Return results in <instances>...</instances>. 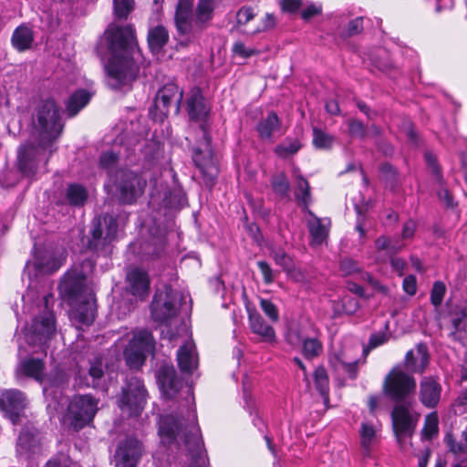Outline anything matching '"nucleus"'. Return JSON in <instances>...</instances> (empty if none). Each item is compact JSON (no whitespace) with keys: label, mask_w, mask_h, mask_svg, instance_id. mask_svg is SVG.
<instances>
[{"label":"nucleus","mask_w":467,"mask_h":467,"mask_svg":"<svg viewBox=\"0 0 467 467\" xmlns=\"http://www.w3.org/2000/svg\"><path fill=\"white\" fill-rule=\"evenodd\" d=\"M379 428L370 421H363L359 430L360 445L364 451L368 452L376 444L379 437Z\"/></svg>","instance_id":"7c9ffc66"},{"label":"nucleus","mask_w":467,"mask_h":467,"mask_svg":"<svg viewBox=\"0 0 467 467\" xmlns=\"http://www.w3.org/2000/svg\"><path fill=\"white\" fill-rule=\"evenodd\" d=\"M307 227L315 244H322L328 234L327 226L325 222L317 217L311 211L307 210Z\"/></svg>","instance_id":"c756f323"},{"label":"nucleus","mask_w":467,"mask_h":467,"mask_svg":"<svg viewBox=\"0 0 467 467\" xmlns=\"http://www.w3.org/2000/svg\"><path fill=\"white\" fill-rule=\"evenodd\" d=\"M64 257L62 254H47L38 263L39 267L46 273H53L63 265Z\"/></svg>","instance_id":"ea45409f"},{"label":"nucleus","mask_w":467,"mask_h":467,"mask_svg":"<svg viewBox=\"0 0 467 467\" xmlns=\"http://www.w3.org/2000/svg\"><path fill=\"white\" fill-rule=\"evenodd\" d=\"M462 439L457 441L451 433H447L444 441L450 451L454 454L467 453V427L462 431Z\"/></svg>","instance_id":"4c0bfd02"},{"label":"nucleus","mask_w":467,"mask_h":467,"mask_svg":"<svg viewBox=\"0 0 467 467\" xmlns=\"http://www.w3.org/2000/svg\"><path fill=\"white\" fill-rule=\"evenodd\" d=\"M146 182L131 171H121L119 183V198L123 202L130 203L143 192Z\"/></svg>","instance_id":"f3484780"},{"label":"nucleus","mask_w":467,"mask_h":467,"mask_svg":"<svg viewBox=\"0 0 467 467\" xmlns=\"http://www.w3.org/2000/svg\"><path fill=\"white\" fill-rule=\"evenodd\" d=\"M118 161V155L112 151L104 152L100 157V165L106 169L113 167Z\"/></svg>","instance_id":"052dcab7"},{"label":"nucleus","mask_w":467,"mask_h":467,"mask_svg":"<svg viewBox=\"0 0 467 467\" xmlns=\"http://www.w3.org/2000/svg\"><path fill=\"white\" fill-rule=\"evenodd\" d=\"M88 374L92 378V385H96V381L100 379L104 375V365L101 358H95L90 362Z\"/></svg>","instance_id":"8fccbe9b"},{"label":"nucleus","mask_w":467,"mask_h":467,"mask_svg":"<svg viewBox=\"0 0 467 467\" xmlns=\"http://www.w3.org/2000/svg\"><path fill=\"white\" fill-rule=\"evenodd\" d=\"M55 332L54 315L47 311L34 318L26 334V340L30 345L43 347Z\"/></svg>","instance_id":"ddd939ff"},{"label":"nucleus","mask_w":467,"mask_h":467,"mask_svg":"<svg viewBox=\"0 0 467 467\" xmlns=\"http://www.w3.org/2000/svg\"><path fill=\"white\" fill-rule=\"evenodd\" d=\"M340 270L344 275H351L355 274H360L363 279H367L372 282V277L368 273L360 272V266L358 262L351 258H345L340 263Z\"/></svg>","instance_id":"37998d69"},{"label":"nucleus","mask_w":467,"mask_h":467,"mask_svg":"<svg viewBox=\"0 0 467 467\" xmlns=\"http://www.w3.org/2000/svg\"><path fill=\"white\" fill-rule=\"evenodd\" d=\"M147 392L138 378H130L123 389L119 406L123 414L130 417L139 416L144 409Z\"/></svg>","instance_id":"9d476101"},{"label":"nucleus","mask_w":467,"mask_h":467,"mask_svg":"<svg viewBox=\"0 0 467 467\" xmlns=\"http://www.w3.org/2000/svg\"><path fill=\"white\" fill-rule=\"evenodd\" d=\"M383 390L396 401H405L414 395L416 380L400 368L395 367L386 376L383 382Z\"/></svg>","instance_id":"1a4fd4ad"},{"label":"nucleus","mask_w":467,"mask_h":467,"mask_svg":"<svg viewBox=\"0 0 467 467\" xmlns=\"http://www.w3.org/2000/svg\"><path fill=\"white\" fill-rule=\"evenodd\" d=\"M403 289L410 296H413L417 292L416 278L414 275H408L403 280Z\"/></svg>","instance_id":"680f3d73"},{"label":"nucleus","mask_w":467,"mask_h":467,"mask_svg":"<svg viewBox=\"0 0 467 467\" xmlns=\"http://www.w3.org/2000/svg\"><path fill=\"white\" fill-rule=\"evenodd\" d=\"M155 342L151 333L147 330L136 332L124 350V357L130 368L140 367L147 354L153 352Z\"/></svg>","instance_id":"9b49d317"},{"label":"nucleus","mask_w":467,"mask_h":467,"mask_svg":"<svg viewBox=\"0 0 467 467\" xmlns=\"http://www.w3.org/2000/svg\"><path fill=\"white\" fill-rule=\"evenodd\" d=\"M204 140L203 148H197L193 150V161L199 169L204 183L211 187L213 185L218 175V168L213 160V152L210 148V139L205 130H202Z\"/></svg>","instance_id":"f8f14e48"},{"label":"nucleus","mask_w":467,"mask_h":467,"mask_svg":"<svg viewBox=\"0 0 467 467\" xmlns=\"http://www.w3.org/2000/svg\"><path fill=\"white\" fill-rule=\"evenodd\" d=\"M328 360L335 370H343L351 378L356 377L358 360L350 356L349 349H333Z\"/></svg>","instance_id":"5701e85b"},{"label":"nucleus","mask_w":467,"mask_h":467,"mask_svg":"<svg viewBox=\"0 0 467 467\" xmlns=\"http://www.w3.org/2000/svg\"><path fill=\"white\" fill-rule=\"evenodd\" d=\"M102 41L108 51L104 67L109 85L117 88L135 79L139 71L140 52L132 26L109 25Z\"/></svg>","instance_id":"f03ea898"},{"label":"nucleus","mask_w":467,"mask_h":467,"mask_svg":"<svg viewBox=\"0 0 467 467\" xmlns=\"http://www.w3.org/2000/svg\"><path fill=\"white\" fill-rule=\"evenodd\" d=\"M441 385L433 377H424L420 382L419 398L427 408H435L441 400Z\"/></svg>","instance_id":"412c9836"},{"label":"nucleus","mask_w":467,"mask_h":467,"mask_svg":"<svg viewBox=\"0 0 467 467\" xmlns=\"http://www.w3.org/2000/svg\"><path fill=\"white\" fill-rule=\"evenodd\" d=\"M376 248L379 251H386L388 254H393L402 248V244L398 242H393L386 236L379 237L376 242Z\"/></svg>","instance_id":"49530a36"},{"label":"nucleus","mask_w":467,"mask_h":467,"mask_svg":"<svg viewBox=\"0 0 467 467\" xmlns=\"http://www.w3.org/2000/svg\"><path fill=\"white\" fill-rule=\"evenodd\" d=\"M287 342L294 346H302V353L306 358H314L320 355L322 343L316 337H306L302 330L294 328L286 334Z\"/></svg>","instance_id":"6ab92c4d"},{"label":"nucleus","mask_w":467,"mask_h":467,"mask_svg":"<svg viewBox=\"0 0 467 467\" xmlns=\"http://www.w3.org/2000/svg\"><path fill=\"white\" fill-rule=\"evenodd\" d=\"M130 290L132 295L144 298L150 289V279L148 274L139 268L132 269L127 275Z\"/></svg>","instance_id":"b1692460"},{"label":"nucleus","mask_w":467,"mask_h":467,"mask_svg":"<svg viewBox=\"0 0 467 467\" xmlns=\"http://www.w3.org/2000/svg\"><path fill=\"white\" fill-rule=\"evenodd\" d=\"M257 265L263 275L264 282L267 285L272 284L275 280V275L270 265L265 261H258Z\"/></svg>","instance_id":"6e6d98bb"},{"label":"nucleus","mask_w":467,"mask_h":467,"mask_svg":"<svg viewBox=\"0 0 467 467\" xmlns=\"http://www.w3.org/2000/svg\"><path fill=\"white\" fill-rule=\"evenodd\" d=\"M439 420L436 412H431L428 414L425 418V423L422 430L423 435L431 440L433 436H435L439 431Z\"/></svg>","instance_id":"a18cd8bd"},{"label":"nucleus","mask_w":467,"mask_h":467,"mask_svg":"<svg viewBox=\"0 0 467 467\" xmlns=\"http://www.w3.org/2000/svg\"><path fill=\"white\" fill-rule=\"evenodd\" d=\"M233 51L235 55L244 58L252 57L256 53L254 49L246 47L242 42L235 43L233 47Z\"/></svg>","instance_id":"bf43d9fd"},{"label":"nucleus","mask_w":467,"mask_h":467,"mask_svg":"<svg viewBox=\"0 0 467 467\" xmlns=\"http://www.w3.org/2000/svg\"><path fill=\"white\" fill-rule=\"evenodd\" d=\"M296 197L300 200L305 207H306L311 201L309 184L306 179L301 176L296 177Z\"/></svg>","instance_id":"c03bdc74"},{"label":"nucleus","mask_w":467,"mask_h":467,"mask_svg":"<svg viewBox=\"0 0 467 467\" xmlns=\"http://www.w3.org/2000/svg\"><path fill=\"white\" fill-rule=\"evenodd\" d=\"M182 94V90L174 82L163 85L156 93L153 106L150 109L151 119L162 122L171 109L178 113Z\"/></svg>","instance_id":"0eeeda50"},{"label":"nucleus","mask_w":467,"mask_h":467,"mask_svg":"<svg viewBox=\"0 0 467 467\" xmlns=\"http://www.w3.org/2000/svg\"><path fill=\"white\" fill-rule=\"evenodd\" d=\"M446 292L445 285L442 282H435L431 293V301L436 307L439 306Z\"/></svg>","instance_id":"603ef678"},{"label":"nucleus","mask_w":467,"mask_h":467,"mask_svg":"<svg viewBox=\"0 0 467 467\" xmlns=\"http://www.w3.org/2000/svg\"><path fill=\"white\" fill-rule=\"evenodd\" d=\"M91 96L86 90L76 91L68 99L67 110L69 116H75L89 101Z\"/></svg>","instance_id":"f704fd0d"},{"label":"nucleus","mask_w":467,"mask_h":467,"mask_svg":"<svg viewBox=\"0 0 467 467\" xmlns=\"http://www.w3.org/2000/svg\"><path fill=\"white\" fill-rule=\"evenodd\" d=\"M415 229H416V223L413 221L410 220V221L406 222L404 223L403 229H402V238L403 239L410 238L414 234Z\"/></svg>","instance_id":"69168bd1"},{"label":"nucleus","mask_w":467,"mask_h":467,"mask_svg":"<svg viewBox=\"0 0 467 467\" xmlns=\"http://www.w3.org/2000/svg\"><path fill=\"white\" fill-rule=\"evenodd\" d=\"M455 330H463L467 327V310L456 312L451 319Z\"/></svg>","instance_id":"4d7b16f0"},{"label":"nucleus","mask_w":467,"mask_h":467,"mask_svg":"<svg viewBox=\"0 0 467 467\" xmlns=\"http://www.w3.org/2000/svg\"><path fill=\"white\" fill-rule=\"evenodd\" d=\"M141 454L138 440L129 438L120 442L115 453L116 467H136Z\"/></svg>","instance_id":"a211bd4d"},{"label":"nucleus","mask_w":467,"mask_h":467,"mask_svg":"<svg viewBox=\"0 0 467 467\" xmlns=\"http://www.w3.org/2000/svg\"><path fill=\"white\" fill-rule=\"evenodd\" d=\"M34 42L33 30L26 26L21 25L15 29L11 37L12 46L19 52H24L31 48Z\"/></svg>","instance_id":"cd10ccee"},{"label":"nucleus","mask_w":467,"mask_h":467,"mask_svg":"<svg viewBox=\"0 0 467 467\" xmlns=\"http://www.w3.org/2000/svg\"><path fill=\"white\" fill-rule=\"evenodd\" d=\"M117 230V222L111 216L104 217L103 220L100 218L94 219L92 221V238L89 241V247L95 250L103 248L115 238Z\"/></svg>","instance_id":"2eb2a0df"},{"label":"nucleus","mask_w":467,"mask_h":467,"mask_svg":"<svg viewBox=\"0 0 467 467\" xmlns=\"http://www.w3.org/2000/svg\"><path fill=\"white\" fill-rule=\"evenodd\" d=\"M315 387L324 399V402L328 401L329 379L324 367H318L314 371Z\"/></svg>","instance_id":"c9c22d12"},{"label":"nucleus","mask_w":467,"mask_h":467,"mask_svg":"<svg viewBox=\"0 0 467 467\" xmlns=\"http://www.w3.org/2000/svg\"><path fill=\"white\" fill-rule=\"evenodd\" d=\"M33 129L38 146L27 142L18 150V166L21 172L33 177L37 171L42 156L49 158L54 151V141L60 136L63 129L59 109L53 99L40 101L33 115Z\"/></svg>","instance_id":"f257e3e1"},{"label":"nucleus","mask_w":467,"mask_h":467,"mask_svg":"<svg viewBox=\"0 0 467 467\" xmlns=\"http://www.w3.org/2000/svg\"><path fill=\"white\" fill-rule=\"evenodd\" d=\"M256 13L252 6L244 5L236 13V26L238 29L246 33V30L254 25Z\"/></svg>","instance_id":"e433bc0d"},{"label":"nucleus","mask_w":467,"mask_h":467,"mask_svg":"<svg viewBox=\"0 0 467 467\" xmlns=\"http://www.w3.org/2000/svg\"><path fill=\"white\" fill-rule=\"evenodd\" d=\"M429 363L427 348L419 345L415 351L410 350L405 357L406 368L413 373H422Z\"/></svg>","instance_id":"bb28decb"},{"label":"nucleus","mask_w":467,"mask_h":467,"mask_svg":"<svg viewBox=\"0 0 467 467\" xmlns=\"http://www.w3.org/2000/svg\"><path fill=\"white\" fill-rule=\"evenodd\" d=\"M88 191L78 183H73L66 189V200L73 206H83L88 199Z\"/></svg>","instance_id":"473e14b6"},{"label":"nucleus","mask_w":467,"mask_h":467,"mask_svg":"<svg viewBox=\"0 0 467 467\" xmlns=\"http://www.w3.org/2000/svg\"><path fill=\"white\" fill-rule=\"evenodd\" d=\"M133 9V0H114V13L119 18H126Z\"/></svg>","instance_id":"09e8293b"},{"label":"nucleus","mask_w":467,"mask_h":467,"mask_svg":"<svg viewBox=\"0 0 467 467\" xmlns=\"http://www.w3.org/2000/svg\"><path fill=\"white\" fill-rule=\"evenodd\" d=\"M301 5V0H282V8L286 12L296 11Z\"/></svg>","instance_id":"338daca9"},{"label":"nucleus","mask_w":467,"mask_h":467,"mask_svg":"<svg viewBox=\"0 0 467 467\" xmlns=\"http://www.w3.org/2000/svg\"><path fill=\"white\" fill-rule=\"evenodd\" d=\"M275 25L276 19L275 16L267 13L265 15L264 17L260 18L259 20H256L254 22V25L250 26L246 30V34L255 35L262 32H265L275 28Z\"/></svg>","instance_id":"58836bf2"},{"label":"nucleus","mask_w":467,"mask_h":467,"mask_svg":"<svg viewBox=\"0 0 467 467\" xmlns=\"http://www.w3.org/2000/svg\"><path fill=\"white\" fill-rule=\"evenodd\" d=\"M83 282V275L79 274H67L60 285V289L72 299L79 302L78 306L70 313L71 320L77 325L89 326L95 319V299L91 294H88V296L82 299L80 291Z\"/></svg>","instance_id":"39448f33"},{"label":"nucleus","mask_w":467,"mask_h":467,"mask_svg":"<svg viewBox=\"0 0 467 467\" xmlns=\"http://www.w3.org/2000/svg\"><path fill=\"white\" fill-rule=\"evenodd\" d=\"M21 368L26 376L35 378L36 380H41L44 369L42 360L35 358L25 360L22 362Z\"/></svg>","instance_id":"a19ab883"},{"label":"nucleus","mask_w":467,"mask_h":467,"mask_svg":"<svg viewBox=\"0 0 467 467\" xmlns=\"http://www.w3.org/2000/svg\"><path fill=\"white\" fill-rule=\"evenodd\" d=\"M272 257L275 263L282 267L283 270L289 271L293 268L292 258L284 251H274L272 253Z\"/></svg>","instance_id":"3c124183"},{"label":"nucleus","mask_w":467,"mask_h":467,"mask_svg":"<svg viewBox=\"0 0 467 467\" xmlns=\"http://www.w3.org/2000/svg\"><path fill=\"white\" fill-rule=\"evenodd\" d=\"M260 306L264 313L271 319L273 322H277L279 319L278 310L276 306L267 299H262L260 301Z\"/></svg>","instance_id":"5fc2aeb1"},{"label":"nucleus","mask_w":467,"mask_h":467,"mask_svg":"<svg viewBox=\"0 0 467 467\" xmlns=\"http://www.w3.org/2000/svg\"><path fill=\"white\" fill-rule=\"evenodd\" d=\"M168 39V31L162 26L152 28L148 35L149 47L153 52H159L166 45Z\"/></svg>","instance_id":"72a5a7b5"},{"label":"nucleus","mask_w":467,"mask_h":467,"mask_svg":"<svg viewBox=\"0 0 467 467\" xmlns=\"http://www.w3.org/2000/svg\"><path fill=\"white\" fill-rule=\"evenodd\" d=\"M280 130V120L275 112L269 113L257 126V130L263 139H271Z\"/></svg>","instance_id":"2f4dec72"},{"label":"nucleus","mask_w":467,"mask_h":467,"mask_svg":"<svg viewBox=\"0 0 467 467\" xmlns=\"http://www.w3.org/2000/svg\"><path fill=\"white\" fill-rule=\"evenodd\" d=\"M187 110L190 118L196 120H202L208 115L209 107L199 88L191 90L187 99Z\"/></svg>","instance_id":"393cba45"},{"label":"nucleus","mask_w":467,"mask_h":467,"mask_svg":"<svg viewBox=\"0 0 467 467\" xmlns=\"http://www.w3.org/2000/svg\"><path fill=\"white\" fill-rule=\"evenodd\" d=\"M214 0H198L193 13V0H179L174 15L177 33L186 43L199 37L213 18Z\"/></svg>","instance_id":"20e7f679"},{"label":"nucleus","mask_w":467,"mask_h":467,"mask_svg":"<svg viewBox=\"0 0 467 467\" xmlns=\"http://www.w3.org/2000/svg\"><path fill=\"white\" fill-rule=\"evenodd\" d=\"M178 364L181 370L184 372H192L198 366V358L195 350V345L192 340L185 342L177 353Z\"/></svg>","instance_id":"a878e982"},{"label":"nucleus","mask_w":467,"mask_h":467,"mask_svg":"<svg viewBox=\"0 0 467 467\" xmlns=\"http://www.w3.org/2000/svg\"><path fill=\"white\" fill-rule=\"evenodd\" d=\"M333 143V136L318 128L313 129V144L317 149L328 150L332 147Z\"/></svg>","instance_id":"79ce46f5"},{"label":"nucleus","mask_w":467,"mask_h":467,"mask_svg":"<svg viewBox=\"0 0 467 467\" xmlns=\"http://www.w3.org/2000/svg\"><path fill=\"white\" fill-rule=\"evenodd\" d=\"M38 431L35 428L26 427L19 434L16 452L19 457L32 458L40 451Z\"/></svg>","instance_id":"aec40b11"},{"label":"nucleus","mask_w":467,"mask_h":467,"mask_svg":"<svg viewBox=\"0 0 467 467\" xmlns=\"http://www.w3.org/2000/svg\"><path fill=\"white\" fill-rule=\"evenodd\" d=\"M27 400L24 393L18 389H5L0 391V410L5 413L13 424H18Z\"/></svg>","instance_id":"4468645a"},{"label":"nucleus","mask_w":467,"mask_h":467,"mask_svg":"<svg viewBox=\"0 0 467 467\" xmlns=\"http://www.w3.org/2000/svg\"><path fill=\"white\" fill-rule=\"evenodd\" d=\"M249 322L252 331L260 336L264 341L273 342L275 339L274 328L267 325L258 313L249 314Z\"/></svg>","instance_id":"c85d7f7f"},{"label":"nucleus","mask_w":467,"mask_h":467,"mask_svg":"<svg viewBox=\"0 0 467 467\" xmlns=\"http://www.w3.org/2000/svg\"><path fill=\"white\" fill-rule=\"evenodd\" d=\"M186 392V416L182 415L179 418L174 415H167L161 418L159 434L164 443H170L177 439L183 441L192 459L189 467H205L207 460L202 450L200 430L197 426V417L192 406L193 397L191 388H187Z\"/></svg>","instance_id":"7ed1b4c3"},{"label":"nucleus","mask_w":467,"mask_h":467,"mask_svg":"<svg viewBox=\"0 0 467 467\" xmlns=\"http://www.w3.org/2000/svg\"><path fill=\"white\" fill-rule=\"evenodd\" d=\"M99 400L89 394L76 395L70 400L65 421L78 431L92 421L98 410Z\"/></svg>","instance_id":"423d86ee"},{"label":"nucleus","mask_w":467,"mask_h":467,"mask_svg":"<svg viewBox=\"0 0 467 467\" xmlns=\"http://www.w3.org/2000/svg\"><path fill=\"white\" fill-rule=\"evenodd\" d=\"M158 383L163 393L168 399H173L182 388V381L178 379L173 367H161L157 375Z\"/></svg>","instance_id":"4be33fe9"},{"label":"nucleus","mask_w":467,"mask_h":467,"mask_svg":"<svg viewBox=\"0 0 467 467\" xmlns=\"http://www.w3.org/2000/svg\"><path fill=\"white\" fill-rule=\"evenodd\" d=\"M388 340V336L385 333H376L371 335L369 339L368 347L370 348H375Z\"/></svg>","instance_id":"e2e57ef3"},{"label":"nucleus","mask_w":467,"mask_h":467,"mask_svg":"<svg viewBox=\"0 0 467 467\" xmlns=\"http://www.w3.org/2000/svg\"><path fill=\"white\" fill-rule=\"evenodd\" d=\"M420 415H413L404 404H397L392 411L394 431L400 439L402 436H410L416 427Z\"/></svg>","instance_id":"dca6fc26"},{"label":"nucleus","mask_w":467,"mask_h":467,"mask_svg":"<svg viewBox=\"0 0 467 467\" xmlns=\"http://www.w3.org/2000/svg\"><path fill=\"white\" fill-rule=\"evenodd\" d=\"M272 185L275 192L280 195H285L289 191V182L283 173L273 179Z\"/></svg>","instance_id":"864d4df0"},{"label":"nucleus","mask_w":467,"mask_h":467,"mask_svg":"<svg viewBox=\"0 0 467 467\" xmlns=\"http://www.w3.org/2000/svg\"><path fill=\"white\" fill-rule=\"evenodd\" d=\"M321 12V8L315 5H312L310 6H308L307 8H306L305 10L302 11V18L305 19V20H308L310 19L311 17L318 15L319 13Z\"/></svg>","instance_id":"774afa93"},{"label":"nucleus","mask_w":467,"mask_h":467,"mask_svg":"<svg viewBox=\"0 0 467 467\" xmlns=\"http://www.w3.org/2000/svg\"><path fill=\"white\" fill-rule=\"evenodd\" d=\"M179 296L169 286L158 290L151 303V316L156 322L171 326L178 313Z\"/></svg>","instance_id":"6e6552de"},{"label":"nucleus","mask_w":467,"mask_h":467,"mask_svg":"<svg viewBox=\"0 0 467 467\" xmlns=\"http://www.w3.org/2000/svg\"><path fill=\"white\" fill-rule=\"evenodd\" d=\"M349 132L352 136L364 138L366 136L365 126L358 120L352 119L348 122Z\"/></svg>","instance_id":"13d9d810"},{"label":"nucleus","mask_w":467,"mask_h":467,"mask_svg":"<svg viewBox=\"0 0 467 467\" xmlns=\"http://www.w3.org/2000/svg\"><path fill=\"white\" fill-rule=\"evenodd\" d=\"M299 149L300 143L297 140H289L276 146L275 152L278 156L285 158L289 155L295 154Z\"/></svg>","instance_id":"de8ad7c7"},{"label":"nucleus","mask_w":467,"mask_h":467,"mask_svg":"<svg viewBox=\"0 0 467 467\" xmlns=\"http://www.w3.org/2000/svg\"><path fill=\"white\" fill-rule=\"evenodd\" d=\"M363 20L361 17L355 18L348 23V32L349 35H355L361 31Z\"/></svg>","instance_id":"0e129e2a"}]
</instances>
